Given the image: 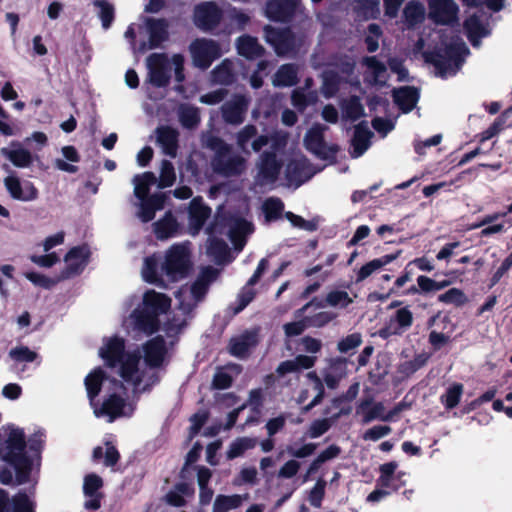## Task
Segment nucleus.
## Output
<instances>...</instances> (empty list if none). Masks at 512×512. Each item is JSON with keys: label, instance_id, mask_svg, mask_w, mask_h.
Returning a JSON list of instances; mask_svg holds the SVG:
<instances>
[{"label": "nucleus", "instance_id": "obj_1", "mask_svg": "<svg viewBox=\"0 0 512 512\" xmlns=\"http://www.w3.org/2000/svg\"><path fill=\"white\" fill-rule=\"evenodd\" d=\"M143 351L144 361L140 355L124 351L122 338L114 336L103 340L99 356L121 378V382H109L107 398L101 407H94L96 417H106L108 422H112L117 417L130 416L135 405L129 391L133 394L144 392L158 382L154 367L163 362L166 354L163 339L153 338L145 344Z\"/></svg>", "mask_w": 512, "mask_h": 512}, {"label": "nucleus", "instance_id": "obj_2", "mask_svg": "<svg viewBox=\"0 0 512 512\" xmlns=\"http://www.w3.org/2000/svg\"><path fill=\"white\" fill-rule=\"evenodd\" d=\"M287 137V133L282 131L276 132L270 139L265 135L257 136V129L253 125H246L238 133L237 144L245 152L249 146L253 151L258 152L271 142L270 147L273 151L263 153L256 165L255 183L257 185L266 186L276 181L281 169L276 152L286 146Z\"/></svg>", "mask_w": 512, "mask_h": 512}, {"label": "nucleus", "instance_id": "obj_3", "mask_svg": "<svg viewBox=\"0 0 512 512\" xmlns=\"http://www.w3.org/2000/svg\"><path fill=\"white\" fill-rule=\"evenodd\" d=\"M218 273L213 267H204L192 285L182 286L175 293L173 316L168 319L165 328L168 335L177 334L186 326L192 311L202 301L208 286L217 278Z\"/></svg>", "mask_w": 512, "mask_h": 512}, {"label": "nucleus", "instance_id": "obj_4", "mask_svg": "<svg viewBox=\"0 0 512 512\" xmlns=\"http://www.w3.org/2000/svg\"><path fill=\"white\" fill-rule=\"evenodd\" d=\"M25 435L22 429L7 425L0 429V458L15 470L17 484L29 481L32 463L25 454Z\"/></svg>", "mask_w": 512, "mask_h": 512}, {"label": "nucleus", "instance_id": "obj_5", "mask_svg": "<svg viewBox=\"0 0 512 512\" xmlns=\"http://www.w3.org/2000/svg\"><path fill=\"white\" fill-rule=\"evenodd\" d=\"M171 299L163 293L148 290L144 293L142 304L124 321L129 330L153 333L159 326L158 317L168 311Z\"/></svg>", "mask_w": 512, "mask_h": 512}, {"label": "nucleus", "instance_id": "obj_6", "mask_svg": "<svg viewBox=\"0 0 512 512\" xmlns=\"http://www.w3.org/2000/svg\"><path fill=\"white\" fill-rule=\"evenodd\" d=\"M184 58L180 54L169 57L162 53H153L146 59L148 70V81L157 87L166 86L171 78V71L174 70L178 82L184 80L183 73Z\"/></svg>", "mask_w": 512, "mask_h": 512}, {"label": "nucleus", "instance_id": "obj_7", "mask_svg": "<svg viewBox=\"0 0 512 512\" xmlns=\"http://www.w3.org/2000/svg\"><path fill=\"white\" fill-rule=\"evenodd\" d=\"M156 177L152 172L138 174L133 178L134 195L140 200L138 217L143 222H149L155 216V212L164 208L166 195L154 194L147 198L150 186L155 184Z\"/></svg>", "mask_w": 512, "mask_h": 512}, {"label": "nucleus", "instance_id": "obj_8", "mask_svg": "<svg viewBox=\"0 0 512 512\" xmlns=\"http://www.w3.org/2000/svg\"><path fill=\"white\" fill-rule=\"evenodd\" d=\"M466 52L467 48L464 42L457 39L449 45L445 44L444 49L426 52L425 58L435 66L437 74L441 77H448L459 69Z\"/></svg>", "mask_w": 512, "mask_h": 512}, {"label": "nucleus", "instance_id": "obj_9", "mask_svg": "<svg viewBox=\"0 0 512 512\" xmlns=\"http://www.w3.org/2000/svg\"><path fill=\"white\" fill-rule=\"evenodd\" d=\"M189 267V250L186 244L173 245L166 252L162 271L171 281H177L185 277Z\"/></svg>", "mask_w": 512, "mask_h": 512}, {"label": "nucleus", "instance_id": "obj_10", "mask_svg": "<svg viewBox=\"0 0 512 512\" xmlns=\"http://www.w3.org/2000/svg\"><path fill=\"white\" fill-rule=\"evenodd\" d=\"M193 65L200 69H207L211 63L219 58L223 49L213 40L197 39L190 45Z\"/></svg>", "mask_w": 512, "mask_h": 512}, {"label": "nucleus", "instance_id": "obj_11", "mask_svg": "<svg viewBox=\"0 0 512 512\" xmlns=\"http://www.w3.org/2000/svg\"><path fill=\"white\" fill-rule=\"evenodd\" d=\"M91 255L87 245L71 248L64 256V268L58 276V280H65L80 274L89 262Z\"/></svg>", "mask_w": 512, "mask_h": 512}, {"label": "nucleus", "instance_id": "obj_12", "mask_svg": "<svg viewBox=\"0 0 512 512\" xmlns=\"http://www.w3.org/2000/svg\"><path fill=\"white\" fill-rule=\"evenodd\" d=\"M3 183L14 200L30 202L38 198V190L34 184L29 181L21 182L13 172L4 178Z\"/></svg>", "mask_w": 512, "mask_h": 512}, {"label": "nucleus", "instance_id": "obj_13", "mask_svg": "<svg viewBox=\"0 0 512 512\" xmlns=\"http://www.w3.org/2000/svg\"><path fill=\"white\" fill-rule=\"evenodd\" d=\"M412 323V312L406 307L400 308L394 315L390 316L385 325L378 331V335L383 339L401 335L411 327Z\"/></svg>", "mask_w": 512, "mask_h": 512}, {"label": "nucleus", "instance_id": "obj_14", "mask_svg": "<svg viewBox=\"0 0 512 512\" xmlns=\"http://www.w3.org/2000/svg\"><path fill=\"white\" fill-rule=\"evenodd\" d=\"M458 6L454 0H429V17L439 24H450L457 19Z\"/></svg>", "mask_w": 512, "mask_h": 512}, {"label": "nucleus", "instance_id": "obj_15", "mask_svg": "<svg viewBox=\"0 0 512 512\" xmlns=\"http://www.w3.org/2000/svg\"><path fill=\"white\" fill-rule=\"evenodd\" d=\"M0 154L17 168H29L34 162V155L19 141H12L9 146L2 147Z\"/></svg>", "mask_w": 512, "mask_h": 512}, {"label": "nucleus", "instance_id": "obj_16", "mask_svg": "<svg viewBox=\"0 0 512 512\" xmlns=\"http://www.w3.org/2000/svg\"><path fill=\"white\" fill-rule=\"evenodd\" d=\"M222 17V11L213 2H206L196 6L194 11L195 24L201 29L208 30L215 27Z\"/></svg>", "mask_w": 512, "mask_h": 512}, {"label": "nucleus", "instance_id": "obj_17", "mask_svg": "<svg viewBox=\"0 0 512 512\" xmlns=\"http://www.w3.org/2000/svg\"><path fill=\"white\" fill-rule=\"evenodd\" d=\"M167 24L164 20L147 19L143 30L148 35V42H143L138 50L144 52L157 47L167 36Z\"/></svg>", "mask_w": 512, "mask_h": 512}, {"label": "nucleus", "instance_id": "obj_18", "mask_svg": "<svg viewBox=\"0 0 512 512\" xmlns=\"http://www.w3.org/2000/svg\"><path fill=\"white\" fill-rule=\"evenodd\" d=\"M325 129V126L316 124L308 130L304 138L306 148L320 158H327L329 152L336 151L334 148L328 149L324 143L323 132Z\"/></svg>", "mask_w": 512, "mask_h": 512}, {"label": "nucleus", "instance_id": "obj_19", "mask_svg": "<svg viewBox=\"0 0 512 512\" xmlns=\"http://www.w3.org/2000/svg\"><path fill=\"white\" fill-rule=\"evenodd\" d=\"M248 107V100L244 96H235L222 106V116L227 123L240 124Z\"/></svg>", "mask_w": 512, "mask_h": 512}, {"label": "nucleus", "instance_id": "obj_20", "mask_svg": "<svg viewBox=\"0 0 512 512\" xmlns=\"http://www.w3.org/2000/svg\"><path fill=\"white\" fill-rule=\"evenodd\" d=\"M299 0H270L267 3L266 15L276 21H285L297 10Z\"/></svg>", "mask_w": 512, "mask_h": 512}, {"label": "nucleus", "instance_id": "obj_21", "mask_svg": "<svg viewBox=\"0 0 512 512\" xmlns=\"http://www.w3.org/2000/svg\"><path fill=\"white\" fill-rule=\"evenodd\" d=\"M210 208L203 204L200 198H194L189 206V232L196 235L210 216Z\"/></svg>", "mask_w": 512, "mask_h": 512}, {"label": "nucleus", "instance_id": "obj_22", "mask_svg": "<svg viewBox=\"0 0 512 512\" xmlns=\"http://www.w3.org/2000/svg\"><path fill=\"white\" fill-rule=\"evenodd\" d=\"M398 465L396 462L385 463L380 466V477L377 480L378 485L383 488L397 490L403 484L402 478L405 472H396Z\"/></svg>", "mask_w": 512, "mask_h": 512}, {"label": "nucleus", "instance_id": "obj_23", "mask_svg": "<svg viewBox=\"0 0 512 512\" xmlns=\"http://www.w3.org/2000/svg\"><path fill=\"white\" fill-rule=\"evenodd\" d=\"M346 375L347 360L344 358L330 360L329 366L323 372L324 382L330 389H335Z\"/></svg>", "mask_w": 512, "mask_h": 512}, {"label": "nucleus", "instance_id": "obj_24", "mask_svg": "<svg viewBox=\"0 0 512 512\" xmlns=\"http://www.w3.org/2000/svg\"><path fill=\"white\" fill-rule=\"evenodd\" d=\"M252 232V224L244 219L235 218L229 223V237L238 251L243 249L246 242V236Z\"/></svg>", "mask_w": 512, "mask_h": 512}, {"label": "nucleus", "instance_id": "obj_25", "mask_svg": "<svg viewBox=\"0 0 512 512\" xmlns=\"http://www.w3.org/2000/svg\"><path fill=\"white\" fill-rule=\"evenodd\" d=\"M356 413L362 416L364 424L373 420L386 421V412L384 404L381 402L373 403L371 400H365L357 407Z\"/></svg>", "mask_w": 512, "mask_h": 512}, {"label": "nucleus", "instance_id": "obj_26", "mask_svg": "<svg viewBox=\"0 0 512 512\" xmlns=\"http://www.w3.org/2000/svg\"><path fill=\"white\" fill-rule=\"evenodd\" d=\"M372 132L366 123H360L355 127L354 137L352 139V152L354 158H358L369 148Z\"/></svg>", "mask_w": 512, "mask_h": 512}, {"label": "nucleus", "instance_id": "obj_27", "mask_svg": "<svg viewBox=\"0 0 512 512\" xmlns=\"http://www.w3.org/2000/svg\"><path fill=\"white\" fill-rule=\"evenodd\" d=\"M157 142L165 154L171 157L176 156L178 133L175 129L168 126L159 127L157 129Z\"/></svg>", "mask_w": 512, "mask_h": 512}, {"label": "nucleus", "instance_id": "obj_28", "mask_svg": "<svg viewBox=\"0 0 512 512\" xmlns=\"http://www.w3.org/2000/svg\"><path fill=\"white\" fill-rule=\"evenodd\" d=\"M315 356L298 355L292 360H287L279 364L277 373L285 375L287 373L298 372L301 369H309L315 365Z\"/></svg>", "mask_w": 512, "mask_h": 512}, {"label": "nucleus", "instance_id": "obj_29", "mask_svg": "<svg viewBox=\"0 0 512 512\" xmlns=\"http://www.w3.org/2000/svg\"><path fill=\"white\" fill-rule=\"evenodd\" d=\"M266 40L270 42L278 55L286 54L292 47V39L289 32H278L270 27L265 29Z\"/></svg>", "mask_w": 512, "mask_h": 512}, {"label": "nucleus", "instance_id": "obj_30", "mask_svg": "<svg viewBox=\"0 0 512 512\" xmlns=\"http://www.w3.org/2000/svg\"><path fill=\"white\" fill-rule=\"evenodd\" d=\"M367 67L366 80L369 83L383 85L387 79L386 67L376 60L375 57H367L364 59Z\"/></svg>", "mask_w": 512, "mask_h": 512}, {"label": "nucleus", "instance_id": "obj_31", "mask_svg": "<svg viewBox=\"0 0 512 512\" xmlns=\"http://www.w3.org/2000/svg\"><path fill=\"white\" fill-rule=\"evenodd\" d=\"M61 153L63 155V159H56L54 161L55 167L67 173L77 172L78 168L75 163L80 160L77 150L73 146H64L61 149Z\"/></svg>", "mask_w": 512, "mask_h": 512}, {"label": "nucleus", "instance_id": "obj_32", "mask_svg": "<svg viewBox=\"0 0 512 512\" xmlns=\"http://www.w3.org/2000/svg\"><path fill=\"white\" fill-rule=\"evenodd\" d=\"M418 92L412 87H403L394 91V100L399 108L407 113L411 111L418 101Z\"/></svg>", "mask_w": 512, "mask_h": 512}, {"label": "nucleus", "instance_id": "obj_33", "mask_svg": "<svg viewBox=\"0 0 512 512\" xmlns=\"http://www.w3.org/2000/svg\"><path fill=\"white\" fill-rule=\"evenodd\" d=\"M257 343V336L254 332L243 334L237 338H234L230 342V353L237 357L244 356L250 348L255 346Z\"/></svg>", "mask_w": 512, "mask_h": 512}, {"label": "nucleus", "instance_id": "obj_34", "mask_svg": "<svg viewBox=\"0 0 512 512\" xmlns=\"http://www.w3.org/2000/svg\"><path fill=\"white\" fill-rule=\"evenodd\" d=\"M179 225L171 213H166L165 216L154 223V232L158 239L164 240L173 237Z\"/></svg>", "mask_w": 512, "mask_h": 512}, {"label": "nucleus", "instance_id": "obj_35", "mask_svg": "<svg viewBox=\"0 0 512 512\" xmlns=\"http://www.w3.org/2000/svg\"><path fill=\"white\" fill-rule=\"evenodd\" d=\"M217 170L224 175H238L245 170V160L240 156L225 158L221 156L216 164Z\"/></svg>", "mask_w": 512, "mask_h": 512}, {"label": "nucleus", "instance_id": "obj_36", "mask_svg": "<svg viewBox=\"0 0 512 512\" xmlns=\"http://www.w3.org/2000/svg\"><path fill=\"white\" fill-rule=\"evenodd\" d=\"M247 496L238 494L234 495H218L214 501L212 512H229L242 505Z\"/></svg>", "mask_w": 512, "mask_h": 512}, {"label": "nucleus", "instance_id": "obj_37", "mask_svg": "<svg viewBox=\"0 0 512 512\" xmlns=\"http://www.w3.org/2000/svg\"><path fill=\"white\" fill-rule=\"evenodd\" d=\"M397 258V255H384L381 258L373 259L370 262L363 265L357 273V282H361L378 271L385 265L391 263Z\"/></svg>", "mask_w": 512, "mask_h": 512}, {"label": "nucleus", "instance_id": "obj_38", "mask_svg": "<svg viewBox=\"0 0 512 512\" xmlns=\"http://www.w3.org/2000/svg\"><path fill=\"white\" fill-rule=\"evenodd\" d=\"M511 113L512 107L507 108L495 118L493 123L486 130L482 131V143L498 135L505 128L510 127V125L507 124V121Z\"/></svg>", "mask_w": 512, "mask_h": 512}, {"label": "nucleus", "instance_id": "obj_39", "mask_svg": "<svg viewBox=\"0 0 512 512\" xmlns=\"http://www.w3.org/2000/svg\"><path fill=\"white\" fill-rule=\"evenodd\" d=\"M245 407H248L250 410L255 413V418H247L245 424H255L259 422V419L262 414V405H263V391L261 389H253L249 393V397L244 403Z\"/></svg>", "mask_w": 512, "mask_h": 512}, {"label": "nucleus", "instance_id": "obj_40", "mask_svg": "<svg viewBox=\"0 0 512 512\" xmlns=\"http://www.w3.org/2000/svg\"><path fill=\"white\" fill-rule=\"evenodd\" d=\"M104 379V372L100 368L91 371L85 378V387L90 403L94 406V398L98 395Z\"/></svg>", "mask_w": 512, "mask_h": 512}, {"label": "nucleus", "instance_id": "obj_41", "mask_svg": "<svg viewBox=\"0 0 512 512\" xmlns=\"http://www.w3.org/2000/svg\"><path fill=\"white\" fill-rule=\"evenodd\" d=\"M238 53L246 58L252 59L258 57L262 52V47L257 40L250 36H243L237 42Z\"/></svg>", "mask_w": 512, "mask_h": 512}, {"label": "nucleus", "instance_id": "obj_42", "mask_svg": "<svg viewBox=\"0 0 512 512\" xmlns=\"http://www.w3.org/2000/svg\"><path fill=\"white\" fill-rule=\"evenodd\" d=\"M404 20L407 26L413 27L421 23L425 18V9L423 5L411 1L409 2L403 11Z\"/></svg>", "mask_w": 512, "mask_h": 512}, {"label": "nucleus", "instance_id": "obj_43", "mask_svg": "<svg viewBox=\"0 0 512 512\" xmlns=\"http://www.w3.org/2000/svg\"><path fill=\"white\" fill-rule=\"evenodd\" d=\"M257 444V440L255 438L250 437H241L235 439L229 446L227 451V457L229 459H234L242 456L246 451L253 449Z\"/></svg>", "mask_w": 512, "mask_h": 512}, {"label": "nucleus", "instance_id": "obj_44", "mask_svg": "<svg viewBox=\"0 0 512 512\" xmlns=\"http://www.w3.org/2000/svg\"><path fill=\"white\" fill-rule=\"evenodd\" d=\"M297 71L292 65H283L279 68L273 78L274 86H292L296 83Z\"/></svg>", "mask_w": 512, "mask_h": 512}, {"label": "nucleus", "instance_id": "obj_45", "mask_svg": "<svg viewBox=\"0 0 512 512\" xmlns=\"http://www.w3.org/2000/svg\"><path fill=\"white\" fill-rule=\"evenodd\" d=\"M212 81L217 84H229L233 81V63L224 60L212 71Z\"/></svg>", "mask_w": 512, "mask_h": 512}, {"label": "nucleus", "instance_id": "obj_46", "mask_svg": "<svg viewBox=\"0 0 512 512\" xmlns=\"http://www.w3.org/2000/svg\"><path fill=\"white\" fill-rule=\"evenodd\" d=\"M207 253L214 261L221 263L226 259L228 254V247L223 240H218L213 237L208 239Z\"/></svg>", "mask_w": 512, "mask_h": 512}, {"label": "nucleus", "instance_id": "obj_47", "mask_svg": "<svg viewBox=\"0 0 512 512\" xmlns=\"http://www.w3.org/2000/svg\"><path fill=\"white\" fill-rule=\"evenodd\" d=\"M343 117L356 120L364 115V108L357 97H351L342 103Z\"/></svg>", "mask_w": 512, "mask_h": 512}, {"label": "nucleus", "instance_id": "obj_48", "mask_svg": "<svg viewBox=\"0 0 512 512\" xmlns=\"http://www.w3.org/2000/svg\"><path fill=\"white\" fill-rule=\"evenodd\" d=\"M239 372L237 365H230L226 369L218 370L214 375V386L218 389L228 388L232 382V373L238 374Z\"/></svg>", "mask_w": 512, "mask_h": 512}, {"label": "nucleus", "instance_id": "obj_49", "mask_svg": "<svg viewBox=\"0 0 512 512\" xmlns=\"http://www.w3.org/2000/svg\"><path fill=\"white\" fill-rule=\"evenodd\" d=\"M343 77H339L333 70L325 71L323 74L322 93L326 98L335 95Z\"/></svg>", "mask_w": 512, "mask_h": 512}, {"label": "nucleus", "instance_id": "obj_50", "mask_svg": "<svg viewBox=\"0 0 512 512\" xmlns=\"http://www.w3.org/2000/svg\"><path fill=\"white\" fill-rule=\"evenodd\" d=\"M464 30L468 39L474 46L480 43V18L477 14L469 16L464 23Z\"/></svg>", "mask_w": 512, "mask_h": 512}, {"label": "nucleus", "instance_id": "obj_51", "mask_svg": "<svg viewBox=\"0 0 512 512\" xmlns=\"http://www.w3.org/2000/svg\"><path fill=\"white\" fill-rule=\"evenodd\" d=\"M179 118L184 127L193 128L200 121L198 109L192 106L183 105L179 109Z\"/></svg>", "mask_w": 512, "mask_h": 512}, {"label": "nucleus", "instance_id": "obj_52", "mask_svg": "<svg viewBox=\"0 0 512 512\" xmlns=\"http://www.w3.org/2000/svg\"><path fill=\"white\" fill-rule=\"evenodd\" d=\"M326 303L331 307L345 308L353 302V298L346 291L333 290L326 295Z\"/></svg>", "mask_w": 512, "mask_h": 512}, {"label": "nucleus", "instance_id": "obj_53", "mask_svg": "<svg viewBox=\"0 0 512 512\" xmlns=\"http://www.w3.org/2000/svg\"><path fill=\"white\" fill-rule=\"evenodd\" d=\"M142 278L151 284H158L160 279L157 272V260L154 256L147 257L142 267Z\"/></svg>", "mask_w": 512, "mask_h": 512}, {"label": "nucleus", "instance_id": "obj_54", "mask_svg": "<svg viewBox=\"0 0 512 512\" xmlns=\"http://www.w3.org/2000/svg\"><path fill=\"white\" fill-rule=\"evenodd\" d=\"M176 180V173L174 166L169 161H162L160 169V177L158 187L166 188L173 185Z\"/></svg>", "mask_w": 512, "mask_h": 512}, {"label": "nucleus", "instance_id": "obj_55", "mask_svg": "<svg viewBox=\"0 0 512 512\" xmlns=\"http://www.w3.org/2000/svg\"><path fill=\"white\" fill-rule=\"evenodd\" d=\"M417 284L420 290L424 293L431 291H439L451 284L448 280L435 281L427 276L421 275L417 278Z\"/></svg>", "mask_w": 512, "mask_h": 512}, {"label": "nucleus", "instance_id": "obj_56", "mask_svg": "<svg viewBox=\"0 0 512 512\" xmlns=\"http://www.w3.org/2000/svg\"><path fill=\"white\" fill-rule=\"evenodd\" d=\"M105 454V465L106 466H113L116 464L119 458L118 451L115 449L113 445L110 443H106L105 447H97L94 449L93 457L95 459H99L102 457V455Z\"/></svg>", "mask_w": 512, "mask_h": 512}, {"label": "nucleus", "instance_id": "obj_57", "mask_svg": "<svg viewBox=\"0 0 512 512\" xmlns=\"http://www.w3.org/2000/svg\"><path fill=\"white\" fill-rule=\"evenodd\" d=\"M267 221L275 220L283 210V203L277 198H269L263 204Z\"/></svg>", "mask_w": 512, "mask_h": 512}, {"label": "nucleus", "instance_id": "obj_58", "mask_svg": "<svg viewBox=\"0 0 512 512\" xmlns=\"http://www.w3.org/2000/svg\"><path fill=\"white\" fill-rule=\"evenodd\" d=\"M362 343V336L360 333H352L341 339L337 344V349L341 353H347L360 346Z\"/></svg>", "mask_w": 512, "mask_h": 512}, {"label": "nucleus", "instance_id": "obj_59", "mask_svg": "<svg viewBox=\"0 0 512 512\" xmlns=\"http://www.w3.org/2000/svg\"><path fill=\"white\" fill-rule=\"evenodd\" d=\"M462 393V386L458 384H454L449 387L446 393L442 396V402L449 409L455 407L460 400V396Z\"/></svg>", "mask_w": 512, "mask_h": 512}, {"label": "nucleus", "instance_id": "obj_60", "mask_svg": "<svg viewBox=\"0 0 512 512\" xmlns=\"http://www.w3.org/2000/svg\"><path fill=\"white\" fill-rule=\"evenodd\" d=\"M316 102V95L313 93H305L303 91L296 90L292 95V103L293 105L302 110L309 104H314Z\"/></svg>", "mask_w": 512, "mask_h": 512}, {"label": "nucleus", "instance_id": "obj_61", "mask_svg": "<svg viewBox=\"0 0 512 512\" xmlns=\"http://www.w3.org/2000/svg\"><path fill=\"white\" fill-rule=\"evenodd\" d=\"M257 470L255 467H243L235 479L234 483L235 485H242V484H251L254 485L257 483Z\"/></svg>", "mask_w": 512, "mask_h": 512}, {"label": "nucleus", "instance_id": "obj_62", "mask_svg": "<svg viewBox=\"0 0 512 512\" xmlns=\"http://www.w3.org/2000/svg\"><path fill=\"white\" fill-rule=\"evenodd\" d=\"M326 482L319 479L309 494V502L312 506L319 508L325 493Z\"/></svg>", "mask_w": 512, "mask_h": 512}, {"label": "nucleus", "instance_id": "obj_63", "mask_svg": "<svg viewBox=\"0 0 512 512\" xmlns=\"http://www.w3.org/2000/svg\"><path fill=\"white\" fill-rule=\"evenodd\" d=\"M9 355L13 360L19 362H32L37 356L35 352L24 346L10 350Z\"/></svg>", "mask_w": 512, "mask_h": 512}, {"label": "nucleus", "instance_id": "obj_64", "mask_svg": "<svg viewBox=\"0 0 512 512\" xmlns=\"http://www.w3.org/2000/svg\"><path fill=\"white\" fill-rule=\"evenodd\" d=\"M300 466V462L294 459H290L281 466L277 476L278 478L290 479L298 473Z\"/></svg>", "mask_w": 512, "mask_h": 512}]
</instances>
